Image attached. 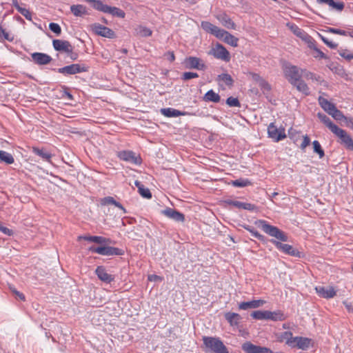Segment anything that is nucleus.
Masks as SVG:
<instances>
[{"mask_svg": "<svg viewBox=\"0 0 353 353\" xmlns=\"http://www.w3.org/2000/svg\"><path fill=\"white\" fill-rule=\"evenodd\" d=\"M165 56L167 57V59L170 61V62H172L175 60V56H174V52L172 51H168L166 54H165Z\"/></svg>", "mask_w": 353, "mask_h": 353, "instance_id": "63", "label": "nucleus"}, {"mask_svg": "<svg viewBox=\"0 0 353 353\" xmlns=\"http://www.w3.org/2000/svg\"><path fill=\"white\" fill-rule=\"evenodd\" d=\"M228 33V31H226L223 29H221L219 27H216L213 35L214 37H216L217 39H221L223 41V39H225V37Z\"/></svg>", "mask_w": 353, "mask_h": 353, "instance_id": "46", "label": "nucleus"}, {"mask_svg": "<svg viewBox=\"0 0 353 353\" xmlns=\"http://www.w3.org/2000/svg\"><path fill=\"white\" fill-rule=\"evenodd\" d=\"M241 348L245 353H272L271 349L256 345L250 341H246L243 343Z\"/></svg>", "mask_w": 353, "mask_h": 353, "instance_id": "7", "label": "nucleus"}, {"mask_svg": "<svg viewBox=\"0 0 353 353\" xmlns=\"http://www.w3.org/2000/svg\"><path fill=\"white\" fill-rule=\"evenodd\" d=\"M216 18L226 28L236 30V25L232 20V19L225 13H220L216 15Z\"/></svg>", "mask_w": 353, "mask_h": 353, "instance_id": "20", "label": "nucleus"}, {"mask_svg": "<svg viewBox=\"0 0 353 353\" xmlns=\"http://www.w3.org/2000/svg\"><path fill=\"white\" fill-rule=\"evenodd\" d=\"M203 341L205 346L213 353H228L227 347L219 338L203 336Z\"/></svg>", "mask_w": 353, "mask_h": 353, "instance_id": "2", "label": "nucleus"}, {"mask_svg": "<svg viewBox=\"0 0 353 353\" xmlns=\"http://www.w3.org/2000/svg\"><path fill=\"white\" fill-rule=\"evenodd\" d=\"M225 203L230 205L234 206L239 209H243V202L239 201H234V200H227Z\"/></svg>", "mask_w": 353, "mask_h": 353, "instance_id": "58", "label": "nucleus"}, {"mask_svg": "<svg viewBox=\"0 0 353 353\" xmlns=\"http://www.w3.org/2000/svg\"><path fill=\"white\" fill-rule=\"evenodd\" d=\"M185 63L187 68L204 70L206 65L201 62V60L196 57H189L185 59Z\"/></svg>", "mask_w": 353, "mask_h": 353, "instance_id": "15", "label": "nucleus"}, {"mask_svg": "<svg viewBox=\"0 0 353 353\" xmlns=\"http://www.w3.org/2000/svg\"><path fill=\"white\" fill-rule=\"evenodd\" d=\"M316 2L319 4H327L332 10H336L339 12L342 11L345 7L343 2H335L334 0H316Z\"/></svg>", "mask_w": 353, "mask_h": 353, "instance_id": "25", "label": "nucleus"}, {"mask_svg": "<svg viewBox=\"0 0 353 353\" xmlns=\"http://www.w3.org/2000/svg\"><path fill=\"white\" fill-rule=\"evenodd\" d=\"M255 80L258 81L259 85L263 91H270L271 90L270 85L264 79L261 78L259 75H254Z\"/></svg>", "mask_w": 353, "mask_h": 353, "instance_id": "41", "label": "nucleus"}, {"mask_svg": "<svg viewBox=\"0 0 353 353\" xmlns=\"http://www.w3.org/2000/svg\"><path fill=\"white\" fill-rule=\"evenodd\" d=\"M134 34L138 37H147L152 35V31L147 27L137 26L134 29Z\"/></svg>", "mask_w": 353, "mask_h": 353, "instance_id": "28", "label": "nucleus"}, {"mask_svg": "<svg viewBox=\"0 0 353 353\" xmlns=\"http://www.w3.org/2000/svg\"><path fill=\"white\" fill-rule=\"evenodd\" d=\"M290 29L296 37L301 39L307 44L312 42L313 38L311 36H310L307 32H305L303 30L299 28L296 25H292L290 26Z\"/></svg>", "mask_w": 353, "mask_h": 353, "instance_id": "21", "label": "nucleus"}, {"mask_svg": "<svg viewBox=\"0 0 353 353\" xmlns=\"http://www.w3.org/2000/svg\"><path fill=\"white\" fill-rule=\"evenodd\" d=\"M308 47L311 49H313L317 53V54L314 56L315 58H319V59H329V57L325 53H323L320 49H319L316 46L314 39H312V42L308 44Z\"/></svg>", "mask_w": 353, "mask_h": 353, "instance_id": "37", "label": "nucleus"}, {"mask_svg": "<svg viewBox=\"0 0 353 353\" xmlns=\"http://www.w3.org/2000/svg\"><path fill=\"white\" fill-rule=\"evenodd\" d=\"M260 223H261L262 230L266 234L277 239H271L270 241L273 243L279 251L292 256L298 258L303 256V253L294 249L292 245L281 242H285L288 239L287 234L284 232L276 226L268 224L265 221H260Z\"/></svg>", "mask_w": 353, "mask_h": 353, "instance_id": "1", "label": "nucleus"}, {"mask_svg": "<svg viewBox=\"0 0 353 353\" xmlns=\"http://www.w3.org/2000/svg\"><path fill=\"white\" fill-rule=\"evenodd\" d=\"M315 290L317 294L324 299H331L336 296V292L332 286H321L319 285L315 287Z\"/></svg>", "mask_w": 353, "mask_h": 353, "instance_id": "12", "label": "nucleus"}, {"mask_svg": "<svg viewBox=\"0 0 353 353\" xmlns=\"http://www.w3.org/2000/svg\"><path fill=\"white\" fill-rule=\"evenodd\" d=\"M331 70L334 73L337 74L338 75H339L342 77H345L347 76L345 69L341 65H337L336 66H334V68H331Z\"/></svg>", "mask_w": 353, "mask_h": 353, "instance_id": "49", "label": "nucleus"}, {"mask_svg": "<svg viewBox=\"0 0 353 353\" xmlns=\"http://www.w3.org/2000/svg\"><path fill=\"white\" fill-rule=\"evenodd\" d=\"M32 151L35 154L41 157L43 160L47 161H49L52 157V154L43 148H33Z\"/></svg>", "mask_w": 353, "mask_h": 353, "instance_id": "36", "label": "nucleus"}, {"mask_svg": "<svg viewBox=\"0 0 353 353\" xmlns=\"http://www.w3.org/2000/svg\"><path fill=\"white\" fill-rule=\"evenodd\" d=\"M277 339L278 341H285V343L290 347L293 345V339H294V337L292 336V333L290 331L282 332L281 334H279Z\"/></svg>", "mask_w": 353, "mask_h": 353, "instance_id": "30", "label": "nucleus"}, {"mask_svg": "<svg viewBox=\"0 0 353 353\" xmlns=\"http://www.w3.org/2000/svg\"><path fill=\"white\" fill-rule=\"evenodd\" d=\"M330 115H331L336 120H341L343 119H345L346 118L344 117L342 112L338 110L336 108L330 114Z\"/></svg>", "mask_w": 353, "mask_h": 353, "instance_id": "53", "label": "nucleus"}, {"mask_svg": "<svg viewBox=\"0 0 353 353\" xmlns=\"http://www.w3.org/2000/svg\"><path fill=\"white\" fill-rule=\"evenodd\" d=\"M347 127L353 130V117L345 118Z\"/></svg>", "mask_w": 353, "mask_h": 353, "instance_id": "64", "label": "nucleus"}, {"mask_svg": "<svg viewBox=\"0 0 353 353\" xmlns=\"http://www.w3.org/2000/svg\"><path fill=\"white\" fill-rule=\"evenodd\" d=\"M89 67L84 64L73 63L63 68H58L57 71L64 75L76 74L78 73L87 72Z\"/></svg>", "mask_w": 353, "mask_h": 353, "instance_id": "4", "label": "nucleus"}, {"mask_svg": "<svg viewBox=\"0 0 353 353\" xmlns=\"http://www.w3.org/2000/svg\"><path fill=\"white\" fill-rule=\"evenodd\" d=\"M93 242L98 244H108L110 243V239L101 236H93Z\"/></svg>", "mask_w": 353, "mask_h": 353, "instance_id": "51", "label": "nucleus"}, {"mask_svg": "<svg viewBox=\"0 0 353 353\" xmlns=\"http://www.w3.org/2000/svg\"><path fill=\"white\" fill-rule=\"evenodd\" d=\"M49 28L52 32L55 33L57 36H59L61 33V26L58 23H53V22L50 23L49 24Z\"/></svg>", "mask_w": 353, "mask_h": 353, "instance_id": "52", "label": "nucleus"}, {"mask_svg": "<svg viewBox=\"0 0 353 353\" xmlns=\"http://www.w3.org/2000/svg\"><path fill=\"white\" fill-rule=\"evenodd\" d=\"M231 184L234 187L243 188L252 184L248 179L240 178L231 181Z\"/></svg>", "mask_w": 353, "mask_h": 353, "instance_id": "40", "label": "nucleus"}, {"mask_svg": "<svg viewBox=\"0 0 353 353\" xmlns=\"http://www.w3.org/2000/svg\"><path fill=\"white\" fill-rule=\"evenodd\" d=\"M97 277L103 282L110 283L114 280V276L108 274L103 266H98L95 270Z\"/></svg>", "mask_w": 353, "mask_h": 353, "instance_id": "17", "label": "nucleus"}, {"mask_svg": "<svg viewBox=\"0 0 353 353\" xmlns=\"http://www.w3.org/2000/svg\"><path fill=\"white\" fill-rule=\"evenodd\" d=\"M203 100L207 102L211 101L214 103H218L221 100V97L219 96V94L216 93L213 90H210L205 94L203 97Z\"/></svg>", "mask_w": 353, "mask_h": 353, "instance_id": "33", "label": "nucleus"}, {"mask_svg": "<svg viewBox=\"0 0 353 353\" xmlns=\"http://www.w3.org/2000/svg\"><path fill=\"white\" fill-rule=\"evenodd\" d=\"M18 12L21 14L27 20L32 21V14L29 10L23 8H19Z\"/></svg>", "mask_w": 353, "mask_h": 353, "instance_id": "55", "label": "nucleus"}, {"mask_svg": "<svg viewBox=\"0 0 353 353\" xmlns=\"http://www.w3.org/2000/svg\"><path fill=\"white\" fill-rule=\"evenodd\" d=\"M197 77H199V74L196 72H185L182 75V79L185 81Z\"/></svg>", "mask_w": 353, "mask_h": 353, "instance_id": "56", "label": "nucleus"}, {"mask_svg": "<svg viewBox=\"0 0 353 353\" xmlns=\"http://www.w3.org/2000/svg\"><path fill=\"white\" fill-rule=\"evenodd\" d=\"M161 112L163 115L167 117H176L179 116H185L189 114L187 112H181L176 109L172 108H162Z\"/></svg>", "mask_w": 353, "mask_h": 353, "instance_id": "24", "label": "nucleus"}, {"mask_svg": "<svg viewBox=\"0 0 353 353\" xmlns=\"http://www.w3.org/2000/svg\"><path fill=\"white\" fill-rule=\"evenodd\" d=\"M244 228L249 231L253 236L258 239L259 241L263 243H267L268 241L266 237L261 234L256 230L254 229V228L250 225H246L244 226Z\"/></svg>", "mask_w": 353, "mask_h": 353, "instance_id": "35", "label": "nucleus"}, {"mask_svg": "<svg viewBox=\"0 0 353 353\" xmlns=\"http://www.w3.org/2000/svg\"><path fill=\"white\" fill-rule=\"evenodd\" d=\"M118 201H117L112 196H106L101 199V205H114L116 206V204Z\"/></svg>", "mask_w": 353, "mask_h": 353, "instance_id": "54", "label": "nucleus"}, {"mask_svg": "<svg viewBox=\"0 0 353 353\" xmlns=\"http://www.w3.org/2000/svg\"><path fill=\"white\" fill-rule=\"evenodd\" d=\"M70 11L75 17H82L88 14L86 7L81 4L72 5Z\"/></svg>", "mask_w": 353, "mask_h": 353, "instance_id": "29", "label": "nucleus"}, {"mask_svg": "<svg viewBox=\"0 0 353 353\" xmlns=\"http://www.w3.org/2000/svg\"><path fill=\"white\" fill-rule=\"evenodd\" d=\"M52 46L55 50L64 52L67 54L72 52L74 48L71 43L66 40L54 39Z\"/></svg>", "mask_w": 353, "mask_h": 353, "instance_id": "11", "label": "nucleus"}, {"mask_svg": "<svg viewBox=\"0 0 353 353\" xmlns=\"http://www.w3.org/2000/svg\"><path fill=\"white\" fill-rule=\"evenodd\" d=\"M334 134L341 139L342 143H343L348 150H353V140L347 134L346 131L339 128L338 130Z\"/></svg>", "mask_w": 353, "mask_h": 353, "instance_id": "16", "label": "nucleus"}, {"mask_svg": "<svg viewBox=\"0 0 353 353\" xmlns=\"http://www.w3.org/2000/svg\"><path fill=\"white\" fill-rule=\"evenodd\" d=\"M250 315L254 319H257V320L266 319L267 320L268 310H265V311H261V310L254 311V312H252L251 313Z\"/></svg>", "mask_w": 353, "mask_h": 353, "instance_id": "43", "label": "nucleus"}, {"mask_svg": "<svg viewBox=\"0 0 353 353\" xmlns=\"http://www.w3.org/2000/svg\"><path fill=\"white\" fill-rule=\"evenodd\" d=\"M226 103L230 107H240L241 103L237 98H234L233 97H230L226 100Z\"/></svg>", "mask_w": 353, "mask_h": 353, "instance_id": "50", "label": "nucleus"}, {"mask_svg": "<svg viewBox=\"0 0 353 353\" xmlns=\"http://www.w3.org/2000/svg\"><path fill=\"white\" fill-rule=\"evenodd\" d=\"M92 29L95 34L103 37L113 39L116 37L115 32L112 30L97 23L92 25Z\"/></svg>", "mask_w": 353, "mask_h": 353, "instance_id": "9", "label": "nucleus"}, {"mask_svg": "<svg viewBox=\"0 0 353 353\" xmlns=\"http://www.w3.org/2000/svg\"><path fill=\"white\" fill-rule=\"evenodd\" d=\"M117 157L123 161H126L134 165H141L142 159L140 156L136 155L132 150H121L117 153Z\"/></svg>", "mask_w": 353, "mask_h": 353, "instance_id": "6", "label": "nucleus"}, {"mask_svg": "<svg viewBox=\"0 0 353 353\" xmlns=\"http://www.w3.org/2000/svg\"><path fill=\"white\" fill-rule=\"evenodd\" d=\"M209 54L213 55L216 59L225 62H229L231 59L230 52L219 43H217L214 47L211 49Z\"/></svg>", "mask_w": 353, "mask_h": 353, "instance_id": "5", "label": "nucleus"}, {"mask_svg": "<svg viewBox=\"0 0 353 353\" xmlns=\"http://www.w3.org/2000/svg\"><path fill=\"white\" fill-rule=\"evenodd\" d=\"M339 55L346 59L347 61H350L353 59V54L350 52L348 50H339Z\"/></svg>", "mask_w": 353, "mask_h": 353, "instance_id": "48", "label": "nucleus"}, {"mask_svg": "<svg viewBox=\"0 0 353 353\" xmlns=\"http://www.w3.org/2000/svg\"><path fill=\"white\" fill-rule=\"evenodd\" d=\"M31 57L33 61L38 65H46L52 61V57L50 55L42 52H34Z\"/></svg>", "mask_w": 353, "mask_h": 353, "instance_id": "18", "label": "nucleus"}, {"mask_svg": "<svg viewBox=\"0 0 353 353\" xmlns=\"http://www.w3.org/2000/svg\"><path fill=\"white\" fill-rule=\"evenodd\" d=\"M312 145L314 152L319 154V159H322L325 156V152L320 143L318 141H314Z\"/></svg>", "mask_w": 353, "mask_h": 353, "instance_id": "44", "label": "nucleus"}, {"mask_svg": "<svg viewBox=\"0 0 353 353\" xmlns=\"http://www.w3.org/2000/svg\"><path fill=\"white\" fill-rule=\"evenodd\" d=\"M325 31L327 32L336 34H339V35H343V36H345L347 34L346 31H345L343 30H341V29L334 28H327V29Z\"/></svg>", "mask_w": 353, "mask_h": 353, "instance_id": "57", "label": "nucleus"}, {"mask_svg": "<svg viewBox=\"0 0 353 353\" xmlns=\"http://www.w3.org/2000/svg\"><path fill=\"white\" fill-rule=\"evenodd\" d=\"M244 210H247L249 211H254L256 210V206L254 204L250 203H243V208Z\"/></svg>", "mask_w": 353, "mask_h": 353, "instance_id": "61", "label": "nucleus"}, {"mask_svg": "<svg viewBox=\"0 0 353 353\" xmlns=\"http://www.w3.org/2000/svg\"><path fill=\"white\" fill-rule=\"evenodd\" d=\"M139 193L145 199H151L152 198V194L150 191V190L147 188H145L144 185L142 187H139Z\"/></svg>", "mask_w": 353, "mask_h": 353, "instance_id": "47", "label": "nucleus"}, {"mask_svg": "<svg viewBox=\"0 0 353 353\" xmlns=\"http://www.w3.org/2000/svg\"><path fill=\"white\" fill-rule=\"evenodd\" d=\"M89 250L93 253H97L103 256H121L124 254V251L121 249L110 246H92Z\"/></svg>", "mask_w": 353, "mask_h": 353, "instance_id": "3", "label": "nucleus"}, {"mask_svg": "<svg viewBox=\"0 0 353 353\" xmlns=\"http://www.w3.org/2000/svg\"><path fill=\"white\" fill-rule=\"evenodd\" d=\"M238 41L239 39L231 34L230 32L226 34L225 39H223L225 43L233 47H236L238 46Z\"/></svg>", "mask_w": 353, "mask_h": 353, "instance_id": "42", "label": "nucleus"}, {"mask_svg": "<svg viewBox=\"0 0 353 353\" xmlns=\"http://www.w3.org/2000/svg\"><path fill=\"white\" fill-rule=\"evenodd\" d=\"M225 318L232 326H237L241 319V316L234 312H227L225 314Z\"/></svg>", "mask_w": 353, "mask_h": 353, "instance_id": "27", "label": "nucleus"}, {"mask_svg": "<svg viewBox=\"0 0 353 353\" xmlns=\"http://www.w3.org/2000/svg\"><path fill=\"white\" fill-rule=\"evenodd\" d=\"M286 319V316L281 310L270 312L268 311L267 320H272L274 321H284Z\"/></svg>", "mask_w": 353, "mask_h": 353, "instance_id": "32", "label": "nucleus"}, {"mask_svg": "<svg viewBox=\"0 0 353 353\" xmlns=\"http://www.w3.org/2000/svg\"><path fill=\"white\" fill-rule=\"evenodd\" d=\"M12 292L15 295L16 299H19L21 301H24L26 298L23 293H21L20 292L17 291L14 288H10Z\"/></svg>", "mask_w": 353, "mask_h": 353, "instance_id": "59", "label": "nucleus"}, {"mask_svg": "<svg viewBox=\"0 0 353 353\" xmlns=\"http://www.w3.org/2000/svg\"><path fill=\"white\" fill-rule=\"evenodd\" d=\"M317 117L332 131V132L334 133L336 130H338L339 127L334 124L325 114L319 112L317 114Z\"/></svg>", "mask_w": 353, "mask_h": 353, "instance_id": "23", "label": "nucleus"}, {"mask_svg": "<svg viewBox=\"0 0 353 353\" xmlns=\"http://www.w3.org/2000/svg\"><path fill=\"white\" fill-rule=\"evenodd\" d=\"M161 213L176 222H184L185 221V215L174 208H167L162 210Z\"/></svg>", "mask_w": 353, "mask_h": 353, "instance_id": "14", "label": "nucleus"}, {"mask_svg": "<svg viewBox=\"0 0 353 353\" xmlns=\"http://www.w3.org/2000/svg\"><path fill=\"white\" fill-rule=\"evenodd\" d=\"M294 86L296 88V89L299 91L305 94V95H309L310 90L307 85L301 79L296 81V83H292Z\"/></svg>", "mask_w": 353, "mask_h": 353, "instance_id": "34", "label": "nucleus"}, {"mask_svg": "<svg viewBox=\"0 0 353 353\" xmlns=\"http://www.w3.org/2000/svg\"><path fill=\"white\" fill-rule=\"evenodd\" d=\"M98 6V10L103 12L104 13H108L112 14V16H115L119 18H124L125 16V13L121 9L117 7H111L106 4H101L99 3Z\"/></svg>", "mask_w": 353, "mask_h": 353, "instance_id": "10", "label": "nucleus"}, {"mask_svg": "<svg viewBox=\"0 0 353 353\" xmlns=\"http://www.w3.org/2000/svg\"><path fill=\"white\" fill-rule=\"evenodd\" d=\"M0 161L7 164H12L14 163V160L11 154L3 150H0Z\"/></svg>", "mask_w": 353, "mask_h": 353, "instance_id": "38", "label": "nucleus"}, {"mask_svg": "<svg viewBox=\"0 0 353 353\" xmlns=\"http://www.w3.org/2000/svg\"><path fill=\"white\" fill-rule=\"evenodd\" d=\"M268 133L269 137L275 141H279L286 137L285 129L283 128H278L274 123H271L268 128Z\"/></svg>", "mask_w": 353, "mask_h": 353, "instance_id": "8", "label": "nucleus"}, {"mask_svg": "<svg viewBox=\"0 0 353 353\" xmlns=\"http://www.w3.org/2000/svg\"><path fill=\"white\" fill-rule=\"evenodd\" d=\"M201 27L206 32L213 35L217 26L213 25L209 21H204L201 23Z\"/></svg>", "mask_w": 353, "mask_h": 353, "instance_id": "39", "label": "nucleus"}, {"mask_svg": "<svg viewBox=\"0 0 353 353\" xmlns=\"http://www.w3.org/2000/svg\"><path fill=\"white\" fill-rule=\"evenodd\" d=\"M219 80L223 81L227 85L232 86L233 85L234 81L229 74L224 73L219 75Z\"/></svg>", "mask_w": 353, "mask_h": 353, "instance_id": "45", "label": "nucleus"}, {"mask_svg": "<svg viewBox=\"0 0 353 353\" xmlns=\"http://www.w3.org/2000/svg\"><path fill=\"white\" fill-rule=\"evenodd\" d=\"M318 101L320 106L329 114L336 108L334 103L322 97H319Z\"/></svg>", "mask_w": 353, "mask_h": 353, "instance_id": "26", "label": "nucleus"}, {"mask_svg": "<svg viewBox=\"0 0 353 353\" xmlns=\"http://www.w3.org/2000/svg\"><path fill=\"white\" fill-rule=\"evenodd\" d=\"M303 72V76L307 79H312V81H315L316 82L321 85H323L325 87L327 86V82L323 79L321 77H320L319 75H317L309 71H304Z\"/></svg>", "mask_w": 353, "mask_h": 353, "instance_id": "31", "label": "nucleus"}, {"mask_svg": "<svg viewBox=\"0 0 353 353\" xmlns=\"http://www.w3.org/2000/svg\"><path fill=\"white\" fill-rule=\"evenodd\" d=\"M284 72L286 78L291 84L296 83V81L301 79V75L299 74V69L296 66H286Z\"/></svg>", "mask_w": 353, "mask_h": 353, "instance_id": "13", "label": "nucleus"}, {"mask_svg": "<svg viewBox=\"0 0 353 353\" xmlns=\"http://www.w3.org/2000/svg\"><path fill=\"white\" fill-rule=\"evenodd\" d=\"M0 231L8 236H12L13 234V231L12 230L3 225L1 226V228H0Z\"/></svg>", "mask_w": 353, "mask_h": 353, "instance_id": "62", "label": "nucleus"}, {"mask_svg": "<svg viewBox=\"0 0 353 353\" xmlns=\"http://www.w3.org/2000/svg\"><path fill=\"white\" fill-rule=\"evenodd\" d=\"M311 339L302 337V336H294L293 339V345L291 347H298L303 350H307L310 345Z\"/></svg>", "mask_w": 353, "mask_h": 353, "instance_id": "19", "label": "nucleus"}, {"mask_svg": "<svg viewBox=\"0 0 353 353\" xmlns=\"http://www.w3.org/2000/svg\"><path fill=\"white\" fill-rule=\"evenodd\" d=\"M310 143V139L307 135H305L303 137V141L301 144V148L304 150L307 145Z\"/></svg>", "mask_w": 353, "mask_h": 353, "instance_id": "60", "label": "nucleus"}, {"mask_svg": "<svg viewBox=\"0 0 353 353\" xmlns=\"http://www.w3.org/2000/svg\"><path fill=\"white\" fill-rule=\"evenodd\" d=\"M265 303V301L261 299L241 302L239 303V309L242 310H248L250 309L258 308L261 307Z\"/></svg>", "mask_w": 353, "mask_h": 353, "instance_id": "22", "label": "nucleus"}]
</instances>
